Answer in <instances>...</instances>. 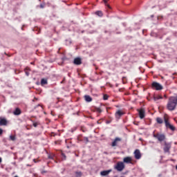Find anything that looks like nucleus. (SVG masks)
Here are the masks:
<instances>
[{
	"instance_id": "obj_1",
	"label": "nucleus",
	"mask_w": 177,
	"mask_h": 177,
	"mask_svg": "<svg viewBox=\"0 0 177 177\" xmlns=\"http://www.w3.org/2000/svg\"><path fill=\"white\" fill-rule=\"evenodd\" d=\"M177 106V96H171L169 98L167 107L169 111H174Z\"/></svg>"
},
{
	"instance_id": "obj_2",
	"label": "nucleus",
	"mask_w": 177,
	"mask_h": 177,
	"mask_svg": "<svg viewBox=\"0 0 177 177\" xmlns=\"http://www.w3.org/2000/svg\"><path fill=\"white\" fill-rule=\"evenodd\" d=\"M163 120L165 122V125L166 127V128H169L171 129V131H175V127H174V125L171 124V123H169V120L168 119V118H167V115H165L163 116Z\"/></svg>"
},
{
	"instance_id": "obj_3",
	"label": "nucleus",
	"mask_w": 177,
	"mask_h": 177,
	"mask_svg": "<svg viewBox=\"0 0 177 177\" xmlns=\"http://www.w3.org/2000/svg\"><path fill=\"white\" fill-rule=\"evenodd\" d=\"M151 88L152 89H155V91H162V89H164L162 85H161L160 83L157 82H152Z\"/></svg>"
},
{
	"instance_id": "obj_4",
	"label": "nucleus",
	"mask_w": 177,
	"mask_h": 177,
	"mask_svg": "<svg viewBox=\"0 0 177 177\" xmlns=\"http://www.w3.org/2000/svg\"><path fill=\"white\" fill-rule=\"evenodd\" d=\"M153 138H156L158 139L159 142H164L165 140V134H161L159 133H153Z\"/></svg>"
},
{
	"instance_id": "obj_5",
	"label": "nucleus",
	"mask_w": 177,
	"mask_h": 177,
	"mask_svg": "<svg viewBox=\"0 0 177 177\" xmlns=\"http://www.w3.org/2000/svg\"><path fill=\"white\" fill-rule=\"evenodd\" d=\"M115 168L119 172H121L125 168V165H124V162H118Z\"/></svg>"
},
{
	"instance_id": "obj_6",
	"label": "nucleus",
	"mask_w": 177,
	"mask_h": 177,
	"mask_svg": "<svg viewBox=\"0 0 177 177\" xmlns=\"http://www.w3.org/2000/svg\"><path fill=\"white\" fill-rule=\"evenodd\" d=\"M77 139L78 140H80V142H84L86 145L89 143V138H88V137H84L82 136H80L77 138Z\"/></svg>"
},
{
	"instance_id": "obj_7",
	"label": "nucleus",
	"mask_w": 177,
	"mask_h": 177,
	"mask_svg": "<svg viewBox=\"0 0 177 177\" xmlns=\"http://www.w3.org/2000/svg\"><path fill=\"white\" fill-rule=\"evenodd\" d=\"M134 157L136 160H140V158H142V153H140V150L139 149L135 150Z\"/></svg>"
},
{
	"instance_id": "obj_8",
	"label": "nucleus",
	"mask_w": 177,
	"mask_h": 177,
	"mask_svg": "<svg viewBox=\"0 0 177 177\" xmlns=\"http://www.w3.org/2000/svg\"><path fill=\"white\" fill-rule=\"evenodd\" d=\"M73 64H75L76 66H80L82 64V59L81 57H76L73 60Z\"/></svg>"
},
{
	"instance_id": "obj_9",
	"label": "nucleus",
	"mask_w": 177,
	"mask_h": 177,
	"mask_svg": "<svg viewBox=\"0 0 177 177\" xmlns=\"http://www.w3.org/2000/svg\"><path fill=\"white\" fill-rule=\"evenodd\" d=\"M139 117L141 120H143L145 117V109H141L138 111Z\"/></svg>"
},
{
	"instance_id": "obj_10",
	"label": "nucleus",
	"mask_w": 177,
	"mask_h": 177,
	"mask_svg": "<svg viewBox=\"0 0 177 177\" xmlns=\"http://www.w3.org/2000/svg\"><path fill=\"white\" fill-rule=\"evenodd\" d=\"M123 162H125L126 164H132V158L131 156L124 158Z\"/></svg>"
},
{
	"instance_id": "obj_11",
	"label": "nucleus",
	"mask_w": 177,
	"mask_h": 177,
	"mask_svg": "<svg viewBox=\"0 0 177 177\" xmlns=\"http://www.w3.org/2000/svg\"><path fill=\"white\" fill-rule=\"evenodd\" d=\"M122 115H124V113L122 111H121L120 110H118L115 113V118H117V120H120V118H121Z\"/></svg>"
},
{
	"instance_id": "obj_12",
	"label": "nucleus",
	"mask_w": 177,
	"mask_h": 177,
	"mask_svg": "<svg viewBox=\"0 0 177 177\" xmlns=\"http://www.w3.org/2000/svg\"><path fill=\"white\" fill-rule=\"evenodd\" d=\"M169 149H171V145L165 142V147L163 149L165 153H169Z\"/></svg>"
},
{
	"instance_id": "obj_13",
	"label": "nucleus",
	"mask_w": 177,
	"mask_h": 177,
	"mask_svg": "<svg viewBox=\"0 0 177 177\" xmlns=\"http://www.w3.org/2000/svg\"><path fill=\"white\" fill-rule=\"evenodd\" d=\"M121 142V138L117 137L115 138V140H113V142L111 144L112 147H115V146H117V142Z\"/></svg>"
},
{
	"instance_id": "obj_14",
	"label": "nucleus",
	"mask_w": 177,
	"mask_h": 177,
	"mask_svg": "<svg viewBox=\"0 0 177 177\" xmlns=\"http://www.w3.org/2000/svg\"><path fill=\"white\" fill-rule=\"evenodd\" d=\"M111 169H109V170H104L100 172V175L102 176H107V175H109V174H110V172H111Z\"/></svg>"
},
{
	"instance_id": "obj_15",
	"label": "nucleus",
	"mask_w": 177,
	"mask_h": 177,
	"mask_svg": "<svg viewBox=\"0 0 177 177\" xmlns=\"http://www.w3.org/2000/svg\"><path fill=\"white\" fill-rule=\"evenodd\" d=\"M8 121L5 118H0V126L7 125Z\"/></svg>"
},
{
	"instance_id": "obj_16",
	"label": "nucleus",
	"mask_w": 177,
	"mask_h": 177,
	"mask_svg": "<svg viewBox=\"0 0 177 177\" xmlns=\"http://www.w3.org/2000/svg\"><path fill=\"white\" fill-rule=\"evenodd\" d=\"M14 115H20L21 114V110L19 108H16L15 110L13 111Z\"/></svg>"
},
{
	"instance_id": "obj_17",
	"label": "nucleus",
	"mask_w": 177,
	"mask_h": 177,
	"mask_svg": "<svg viewBox=\"0 0 177 177\" xmlns=\"http://www.w3.org/2000/svg\"><path fill=\"white\" fill-rule=\"evenodd\" d=\"M84 100H86L88 103L92 102V98L90 95H84Z\"/></svg>"
},
{
	"instance_id": "obj_18",
	"label": "nucleus",
	"mask_w": 177,
	"mask_h": 177,
	"mask_svg": "<svg viewBox=\"0 0 177 177\" xmlns=\"http://www.w3.org/2000/svg\"><path fill=\"white\" fill-rule=\"evenodd\" d=\"M156 121L157 124H163V122H164V120H162V118H161L160 117L156 118Z\"/></svg>"
},
{
	"instance_id": "obj_19",
	"label": "nucleus",
	"mask_w": 177,
	"mask_h": 177,
	"mask_svg": "<svg viewBox=\"0 0 177 177\" xmlns=\"http://www.w3.org/2000/svg\"><path fill=\"white\" fill-rule=\"evenodd\" d=\"M41 86H44V85H48V80L41 79Z\"/></svg>"
},
{
	"instance_id": "obj_20",
	"label": "nucleus",
	"mask_w": 177,
	"mask_h": 177,
	"mask_svg": "<svg viewBox=\"0 0 177 177\" xmlns=\"http://www.w3.org/2000/svg\"><path fill=\"white\" fill-rule=\"evenodd\" d=\"M160 99H163L162 95H154L153 96L154 102H157V100H160Z\"/></svg>"
},
{
	"instance_id": "obj_21",
	"label": "nucleus",
	"mask_w": 177,
	"mask_h": 177,
	"mask_svg": "<svg viewBox=\"0 0 177 177\" xmlns=\"http://www.w3.org/2000/svg\"><path fill=\"white\" fill-rule=\"evenodd\" d=\"M24 72H25V74L27 77H28V75H30V68L28 67H26L25 69H24Z\"/></svg>"
},
{
	"instance_id": "obj_22",
	"label": "nucleus",
	"mask_w": 177,
	"mask_h": 177,
	"mask_svg": "<svg viewBox=\"0 0 177 177\" xmlns=\"http://www.w3.org/2000/svg\"><path fill=\"white\" fill-rule=\"evenodd\" d=\"M95 15H96L97 16H99V17H102V16H103V12H102V11H100V10H98V11H96V12H95Z\"/></svg>"
},
{
	"instance_id": "obj_23",
	"label": "nucleus",
	"mask_w": 177,
	"mask_h": 177,
	"mask_svg": "<svg viewBox=\"0 0 177 177\" xmlns=\"http://www.w3.org/2000/svg\"><path fill=\"white\" fill-rule=\"evenodd\" d=\"M105 6H106L109 9H111V7L110 6V5H109V3L107 2H109V1L107 0H102Z\"/></svg>"
},
{
	"instance_id": "obj_24",
	"label": "nucleus",
	"mask_w": 177,
	"mask_h": 177,
	"mask_svg": "<svg viewBox=\"0 0 177 177\" xmlns=\"http://www.w3.org/2000/svg\"><path fill=\"white\" fill-rule=\"evenodd\" d=\"M37 8H40V9H44V8H45V3H41L39 6H37Z\"/></svg>"
},
{
	"instance_id": "obj_25",
	"label": "nucleus",
	"mask_w": 177,
	"mask_h": 177,
	"mask_svg": "<svg viewBox=\"0 0 177 177\" xmlns=\"http://www.w3.org/2000/svg\"><path fill=\"white\" fill-rule=\"evenodd\" d=\"M10 140H12V142H15L16 140V136H10Z\"/></svg>"
},
{
	"instance_id": "obj_26",
	"label": "nucleus",
	"mask_w": 177,
	"mask_h": 177,
	"mask_svg": "<svg viewBox=\"0 0 177 177\" xmlns=\"http://www.w3.org/2000/svg\"><path fill=\"white\" fill-rule=\"evenodd\" d=\"M103 99H104V100H109V95L104 94Z\"/></svg>"
},
{
	"instance_id": "obj_27",
	"label": "nucleus",
	"mask_w": 177,
	"mask_h": 177,
	"mask_svg": "<svg viewBox=\"0 0 177 177\" xmlns=\"http://www.w3.org/2000/svg\"><path fill=\"white\" fill-rule=\"evenodd\" d=\"M62 160H66V154H64V153H62Z\"/></svg>"
},
{
	"instance_id": "obj_28",
	"label": "nucleus",
	"mask_w": 177,
	"mask_h": 177,
	"mask_svg": "<svg viewBox=\"0 0 177 177\" xmlns=\"http://www.w3.org/2000/svg\"><path fill=\"white\" fill-rule=\"evenodd\" d=\"M75 131H77V127H73L71 129V131L73 132H75Z\"/></svg>"
},
{
	"instance_id": "obj_29",
	"label": "nucleus",
	"mask_w": 177,
	"mask_h": 177,
	"mask_svg": "<svg viewBox=\"0 0 177 177\" xmlns=\"http://www.w3.org/2000/svg\"><path fill=\"white\" fill-rule=\"evenodd\" d=\"M111 121H113L111 119L110 120H106V124H111Z\"/></svg>"
},
{
	"instance_id": "obj_30",
	"label": "nucleus",
	"mask_w": 177,
	"mask_h": 177,
	"mask_svg": "<svg viewBox=\"0 0 177 177\" xmlns=\"http://www.w3.org/2000/svg\"><path fill=\"white\" fill-rule=\"evenodd\" d=\"M33 127H34L35 128H37V127H38V123L34 122V123H33Z\"/></svg>"
},
{
	"instance_id": "obj_31",
	"label": "nucleus",
	"mask_w": 177,
	"mask_h": 177,
	"mask_svg": "<svg viewBox=\"0 0 177 177\" xmlns=\"http://www.w3.org/2000/svg\"><path fill=\"white\" fill-rule=\"evenodd\" d=\"M2 133H3V130H2V129H0V135H2Z\"/></svg>"
},
{
	"instance_id": "obj_32",
	"label": "nucleus",
	"mask_w": 177,
	"mask_h": 177,
	"mask_svg": "<svg viewBox=\"0 0 177 177\" xmlns=\"http://www.w3.org/2000/svg\"><path fill=\"white\" fill-rule=\"evenodd\" d=\"M97 111L98 113H102V109H97Z\"/></svg>"
},
{
	"instance_id": "obj_33",
	"label": "nucleus",
	"mask_w": 177,
	"mask_h": 177,
	"mask_svg": "<svg viewBox=\"0 0 177 177\" xmlns=\"http://www.w3.org/2000/svg\"><path fill=\"white\" fill-rule=\"evenodd\" d=\"M48 158H50V160H52L53 158V157L52 156H48Z\"/></svg>"
},
{
	"instance_id": "obj_34",
	"label": "nucleus",
	"mask_w": 177,
	"mask_h": 177,
	"mask_svg": "<svg viewBox=\"0 0 177 177\" xmlns=\"http://www.w3.org/2000/svg\"><path fill=\"white\" fill-rule=\"evenodd\" d=\"M2 162V158H0V163Z\"/></svg>"
},
{
	"instance_id": "obj_35",
	"label": "nucleus",
	"mask_w": 177,
	"mask_h": 177,
	"mask_svg": "<svg viewBox=\"0 0 177 177\" xmlns=\"http://www.w3.org/2000/svg\"><path fill=\"white\" fill-rule=\"evenodd\" d=\"M164 97H165V99H167V95H164Z\"/></svg>"
},
{
	"instance_id": "obj_36",
	"label": "nucleus",
	"mask_w": 177,
	"mask_h": 177,
	"mask_svg": "<svg viewBox=\"0 0 177 177\" xmlns=\"http://www.w3.org/2000/svg\"><path fill=\"white\" fill-rule=\"evenodd\" d=\"M82 132H85L86 131L85 130H84V129H82Z\"/></svg>"
},
{
	"instance_id": "obj_37",
	"label": "nucleus",
	"mask_w": 177,
	"mask_h": 177,
	"mask_svg": "<svg viewBox=\"0 0 177 177\" xmlns=\"http://www.w3.org/2000/svg\"><path fill=\"white\" fill-rule=\"evenodd\" d=\"M33 161H34V162H37L35 161V159H33Z\"/></svg>"
},
{
	"instance_id": "obj_38",
	"label": "nucleus",
	"mask_w": 177,
	"mask_h": 177,
	"mask_svg": "<svg viewBox=\"0 0 177 177\" xmlns=\"http://www.w3.org/2000/svg\"><path fill=\"white\" fill-rule=\"evenodd\" d=\"M62 2H66V1H64V0H62Z\"/></svg>"
},
{
	"instance_id": "obj_39",
	"label": "nucleus",
	"mask_w": 177,
	"mask_h": 177,
	"mask_svg": "<svg viewBox=\"0 0 177 177\" xmlns=\"http://www.w3.org/2000/svg\"><path fill=\"white\" fill-rule=\"evenodd\" d=\"M30 64H34V62H31Z\"/></svg>"
},
{
	"instance_id": "obj_40",
	"label": "nucleus",
	"mask_w": 177,
	"mask_h": 177,
	"mask_svg": "<svg viewBox=\"0 0 177 177\" xmlns=\"http://www.w3.org/2000/svg\"><path fill=\"white\" fill-rule=\"evenodd\" d=\"M62 60H64V58H62Z\"/></svg>"
},
{
	"instance_id": "obj_41",
	"label": "nucleus",
	"mask_w": 177,
	"mask_h": 177,
	"mask_svg": "<svg viewBox=\"0 0 177 177\" xmlns=\"http://www.w3.org/2000/svg\"><path fill=\"white\" fill-rule=\"evenodd\" d=\"M39 2H41V0H39Z\"/></svg>"
},
{
	"instance_id": "obj_42",
	"label": "nucleus",
	"mask_w": 177,
	"mask_h": 177,
	"mask_svg": "<svg viewBox=\"0 0 177 177\" xmlns=\"http://www.w3.org/2000/svg\"><path fill=\"white\" fill-rule=\"evenodd\" d=\"M37 106H41V105L39 104V105H37Z\"/></svg>"
}]
</instances>
